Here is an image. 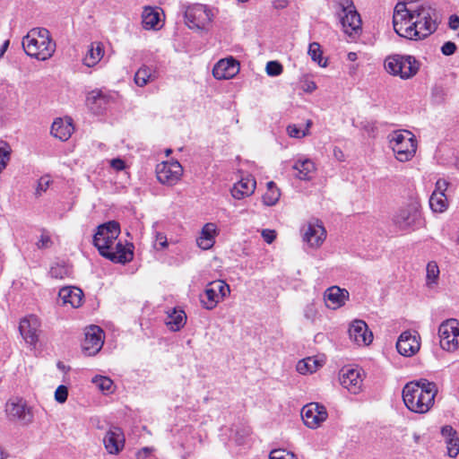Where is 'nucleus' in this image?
Returning <instances> with one entry per match:
<instances>
[{
	"instance_id": "ea45409f",
	"label": "nucleus",
	"mask_w": 459,
	"mask_h": 459,
	"mask_svg": "<svg viewBox=\"0 0 459 459\" xmlns=\"http://www.w3.org/2000/svg\"><path fill=\"white\" fill-rule=\"evenodd\" d=\"M92 383L105 394H111L115 389L113 381L107 377L96 376L92 378Z\"/></svg>"
},
{
	"instance_id": "2eb2a0df",
	"label": "nucleus",
	"mask_w": 459,
	"mask_h": 459,
	"mask_svg": "<svg viewBox=\"0 0 459 459\" xmlns=\"http://www.w3.org/2000/svg\"><path fill=\"white\" fill-rule=\"evenodd\" d=\"M156 175L161 184L174 186L183 176V167L178 160L164 161L157 165Z\"/></svg>"
},
{
	"instance_id": "338daca9",
	"label": "nucleus",
	"mask_w": 459,
	"mask_h": 459,
	"mask_svg": "<svg viewBox=\"0 0 459 459\" xmlns=\"http://www.w3.org/2000/svg\"><path fill=\"white\" fill-rule=\"evenodd\" d=\"M456 243L459 245V230H458V233H457V237H456Z\"/></svg>"
},
{
	"instance_id": "e2e57ef3",
	"label": "nucleus",
	"mask_w": 459,
	"mask_h": 459,
	"mask_svg": "<svg viewBox=\"0 0 459 459\" xmlns=\"http://www.w3.org/2000/svg\"><path fill=\"white\" fill-rule=\"evenodd\" d=\"M56 268L52 267L50 273H51L52 276L57 278L58 274L56 273Z\"/></svg>"
},
{
	"instance_id": "c03bdc74",
	"label": "nucleus",
	"mask_w": 459,
	"mask_h": 459,
	"mask_svg": "<svg viewBox=\"0 0 459 459\" xmlns=\"http://www.w3.org/2000/svg\"><path fill=\"white\" fill-rule=\"evenodd\" d=\"M52 245L53 241L50 234L47 231H42L36 243L37 247L39 249H46L51 247Z\"/></svg>"
},
{
	"instance_id": "8fccbe9b",
	"label": "nucleus",
	"mask_w": 459,
	"mask_h": 459,
	"mask_svg": "<svg viewBox=\"0 0 459 459\" xmlns=\"http://www.w3.org/2000/svg\"><path fill=\"white\" fill-rule=\"evenodd\" d=\"M316 84L314 81L309 80L307 76H304L301 80V89L304 92L312 93L316 90Z\"/></svg>"
},
{
	"instance_id": "69168bd1",
	"label": "nucleus",
	"mask_w": 459,
	"mask_h": 459,
	"mask_svg": "<svg viewBox=\"0 0 459 459\" xmlns=\"http://www.w3.org/2000/svg\"><path fill=\"white\" fill-rule=\"evenodd\" d=\"M171 152H172V151H171L170 149H167V150L165 151V153H166V155H167V156H169V155L171 153Z\"/></svg>"
},
{
	"instance_id": "f704fd0d",
	"label": "nucleus",
	"mask_w": 459,
	"mask_h": 459,
	"mask_svg": "<svg viewBox=\"0 0 459 459\" xmlns=\"http://www.w3.org/2000/svg\"><path fill=\"white\" fill-rule=\"evenodd\" d=\"M440 270L436 261H429L426 265L425 288L428 291L437 290L439 284Z\"/></svg>"
},
{
	"instance_id": "7c9ffc66",
	"label": "nucleus",
	"mask_w": 459,
	"mask_h": 459,
	"mask_svg": "<svg viewBox=\"0 0 459 459\" xmlns=\"http://www.w3.org/2000/svg\"><path fill=\"white\" fill-rule=\"evenodd\" d=\"M108 103V97L100 90H92L86 95L85 104L93 113L101 112Z\"/></svg>"
},
{
	"instance_id": "aec40b11",
	"label": "nucleus",
	"mask_w": 459,
	"mask_h": 459,
	"mask_svg": "<svg viewBox=\"0 0 459 459\" xmlns=\"http://www.w3.org/2000/svg\"><path fill=\"white\" fill-rule=\"evenodd\" d=\"M19 331L26 343L35 347L39 342L40 322L38 317H22Z\"/></svg>"
},
{
	"instance_id": "c85d7f7f",
	"label": "nucleus",
	"mask_w": 459,
	"mask_h": 459,
	"mask_svg": "<svg viewBox=\"0 0 459 459\" xmlns=\"http://www.w3.org/2000/svg\"><path fill=\"white\" fill-rule=\"evenodd\" d=\"M218 234L219 230L215 223H205L201 229L199 236L196 238L197 247L203 250L211 249L215 244V239Z\"/></svg>"
},
{
	"instance_id": "6e6552de",
	"label": "nucleus",
	"mask_w": 459,
	"mask_h": 459,
	"mask_svg": "<svg viewBox=\"0 0 459 459\" xmlns=\"http://www.w3.org/2000/svg\"><path fill=\"white\" fill-rule=\"evenodd\" d=\"M184 17L189 29L204 30L212 24L214 13L208 5L195 3L186 7Z\"/></svg>"
},
{
	"instance_id": "7ed1b4c3",
	"label": "nucleus",
	"mask_w": 459,
	"mask_h": 459,
	"mask_svg": "<svg viewBox=\"0 0 459 459\" xmlns=\"http://www.w3.org/2000/svg\"><path fill=\"white\" fill-rule=\"evenodd\" d=\"M437 391V385L427 379L411 381L403 388V401L409 411L424 414L434 406Z\"/></svg>"
},
{
	"instance_id": "ddd939ff",
	"label": "nucleus",
	"mask_w": 459,
	"mask_h": 459,
	"mask_svg": "<svg viewBox=\"0 0 459 459\" xmlns=\"http://www.w3.org/2000/svg\"><path fill=\"white\" fill-rule=\"evenodd\" d=\"M229 293L230 286L224 281H213L207 284L201 295V302L205 308L212 309Z\"/></svg>"
},
{
	"instance_id": "603ef678",
	"label": "nucleus",
	"mask_w": 459,
	"mask_h": 459,
	"mask_svg": "<svg viewBox=\"0 0 459 459\" xmlns=\"http://www.w3.org/2000/svg\"><path fill=\"white\" fill-rule=\"evenodd\" d=\"M456 50V46L452 41H447L444 43V45L441 47V52L445 56H451L453 55Z\"/></svg>"
},
{
	"instance_id": "0e129e2a",
	"label": "nucleus",
	"mask_w": 459,
	"mask_h": 459,
	"mask_svg": "<svg viewBox=\"0 0 459 459\" xmlns=\"http://www.w3.org/2000/svg\"><path fill=\"white\" fill-rule=\"evenodd\" d=\"M173 313H174V314H178V313H184V314H185V312H184L183 310H179V311H178V310H177V308H174Z\"/></svg>"
},
{
	"instance_id": "49530a36",
	"label": "nucleus",
	"mask_w": 459,
	"mask_h": 459,
	"mask_svg": "<svg viewBox=\"0 0 459 459\" xmlns=\"http://www.w3.org/2000/svg\"><path fill=\"white\" fill-rule=\"evenodd\" d=\"M269 459H297V457L291 452L283 449H275L271 452Z\"/></svg>"
},
{
	"instance_id": "0eeeda50",
	"label": "nucleus",
	"mask_w": 459,
	"mask_h": 459,
	"mask_svg": "<svg viewBox=\"0 0 459 459\" xmlns=\"http://www.w3.org/2000/svg\"><path fill=\"white\" fill-rule=\"evenodd\" d=\"M385 69L393 76L403 80L414 77L420 67V62L410 55H391L385 59Z\"/></svg>"
},
{
	"instance_id": "393cba45",
	"label": "nucleus",
	"mask_w": 459,
	"mask_h": 459,
	"mask_svg": "<svg viewBox=\"0 0 459 459\" xmlns=\"http://www.w3.org/2000/svg\"><path fill=\"white\" fill-rule=\"evenodd\" d=\"M142 25L145 30H158L163 26V11L158 6H144L142 12Z\"/></svg>"
},
{
	"instance_id": "6e6d98bb",
	"label": "nucleus",
	"mask_w": 459,
	"mask_h": 459,
	"mask_svg": "<svg viewBox=\"0 0 459 459\" xmlns=\"http://www.w3.org/2000/svg\"><path fill=\"white\" fill-rule=\"evenodd\" d=\"M152 450L153 449L151 447H143L140 451H138L137 457L138 458H145L152 452Z\"/></svg>"
},
{
	"instance_id": "3c124183",
	"label": "nucleus",
	"mask_w": 459,
	"mask_h": 459,
	"mask_svg": "<svg viewBox=\"0 0 459 459\" xmlns=\"http://www.w3.org/2000/svg\"><path fill=\"white\" fill-rule=\"evenodd\" d=\"M261 235H262V238H264V240L267 244H272L277 237L276 231L274 230H270V229L263 230L261 232Z\"/></svg>"
},
{
	"instance_id": "bf43d9fd",
	"label": "nucleus",
	"mask_w": 459,
	"mask_h": 459,
	"mask_svg": "<svg viewBox=\"0 0 459 459\" xmlns=\"http://www.w3.org/2000/svg\"><path fill=\"white\" fill-rule=\"evenodd\" d=\"M56 367H57L58 369H60L63 372H67L70 369V368L65 366L62 361H58L56 363Z\"/></svg>"
},
{
	"instance_id": "39448f33",
	"label": "nucleus",
	"mask_w": 459,
	"mask_h": 459,
	"mask_svg": "<svg viewBox=\"0 0 459 459\" xmlns=\"http://www.w3.org/2000/svg\"><path fill=\"white\" fill-rule=\"evenodd\" d=\"M388 147L399 162L411 160L417 152L418 143L414 134L409 130L398 129L387 135Z\"/></svg>"
},
{
	"instance_id": "a19ab883",
	"label": "nucleus",
	"mask_w": 459,
	"mask_h": 459,
	"mask_svg": "<svg viewBox=\"0 0 459 459\" xmlns=\"http://www.w3.org/2000/svg\"><path fill=\"white\" fill-rule=\"evenodd\" d=\"M187 317H164V325L172 332L179 331L186 324Z\"/></svg>"
},
{
	"instance_id": "a878e982",
	"label": "nucleus",
	"mask_w": 459,
	"mask_h": 459,
	"mask_svg": "<svg viewBox=\"0 0 459 459\" xmlns=\"http://www.w3.org/2000/svg\"><path fill=\"white\" fill-rule=\"evenodd\" d=\"M292 169L297 178L308 181L314 178L316 172V165L313 160L300 155L295 159Z\"/></svg>"
},
{
	"instance_id": "58836bf2",
	"label": "nucleus",
	"mask_w": 459,
	"mask_h": 459,
	"mask_svg": "<svg viewBox=\"0 0 459 459\" xmlns=\"http://www.w3.org/2000/svg\"><path fill=\"white\" fill-rule=\"evenodd\" d=\"M311 59L316 62L319 66L325 67L327 61L323 57V51L321 46L317 42L310 43L307 51Z\"/></svg>"
},
{
	"instance_id": "dca6fc26",
	"label": "nucleus",
	"mask_w": 459,
	"mask_h": 459,
	"mask_svg": "<svg viewBox=\"0 0 459 459\" xmlns=\"http://www.w3.org/2000/svg\"><path fill=\"white\" fill-rule=\"evenodd\" d=\"M103 343L104 335L100 327L92 325L85 328L82 351L86 355H96L102 348Z\"/></svg>"
},
{
	"instance_id": "f8f14e48",
	"label": "nucleus",
	"mask_w": 459,
	"mask_h": 459,
	"mask_svg": "<svg viewBox=\"0 0 459 459\" xmlns=\"http://www.w3.org/2000/svg\"><path fill=\"white\" fill-rule=\"evenodd\" d=\"M364 378L365 372L359 368L344 367L339 374L342 386L352 394H358L362 392Z\"/></svg>"
},
{
	"instance_id": "4d7b16f0",
	"label": "nucleus",
	"mask_w": 459,
	"mask_h": 459,
	"mask_svg": "<svg viewBox=\"0 0 459 459\" xmlns=\"http://www.w3.org/2000/svg\"><path fill=\"white\" fill-rule=\"evenodd\" d=\"M333 156H334L338 160H343V157H344L343 152H342V151L340 148H338V147H335V148L333 149Z\"/></svg>"
},
{
	"instance_id": "052dcab7",
	"label": "nucleus",
	"mask_w": 459,
	"mask_h": 459,
	"mask_svg": "<svg viewBox=\"0 0 459 459\" xmlns=\"http://www.w3.org/2000/svg\"><path fill=\"white\" fill-rule=\"evenodd\" d=\"M287 5V0H279L274 3L276 8H284Z\"/></svg>"
},
{
	"instance_id": "9d476101",
	"label": "nucleus",
	"mask_w": 459,
	"mask_h": 459,
	"mask_svg": "<svg viewBox=\"0 0 459 459\" xmlns=\"http://www.w3.org/2000/svg\"><path fill=\"white\" fill-rule=\"evenodd\" d=\"M339 13L343 32L351 37L361 31V19L352 0H341Z\"/></svg>"
},
{
	"instance_id": "13d9d810",
	"label": "nucleus",
	"mask_w": 459,
	"mask_h": 459,
	"mask_svg": "<svg viewBox=\"0 0 459 459\" xmlns=\"http://www.w3.org/2000/svg\"><path fill=\"white\" fill-rule=\"evenodd\" d=\"M9 44H10V41L9 40H5L1 48H0V57H2L4 56V54L5 53V51L7 50L8 47H9Z\"/></svg>"
},
{
	"instance_id": "4c0bfd02",
	"label": "nucleus",
	"mask_w": 459,
	"mask_h": 459,
	"mask_svg": "<svg viewBox=\"0 0 459 459\" xmlns=\"http://www.w3.org/2000/svg\"><path fill=\"white\" fill-rule=\"evenodd\" d=\"M154 79L153 71L147 66H142L138 69L134 75V82L139 87L145 86L148 82Z\"/></svg>"
},
{
	"instance_id": "cd10ccee",
	"label": "nucleus",
	"mask_w": 459,
	"mask_h": 459,
	"mask_svg": "<svg viewBox=\"0 0 459 459\" xmlns=\"http://www.w3.org/2000/svg\"><path fill=\"white\" fill-rule=\"evenodd\" d=\"M74 126L69 117L56 118L51 126V134L60 141H67L73 134Z\"/></svg>"
},
{
	"instance_id": "1a4fd4ad",
	"label": "nucleus",
	"mask_w": 459,
	"mask_h": 459,
	"mask_svg": "<svg viewBox=\"0 0 459 459\" xmlns=\"http://www.w3.org/2000/svg\"><path fill=\"white\" fill-rule=\"evenodd\" d=\"M304 245L311 250H318L325 243L327 231L318 219H310L300 229Z\"/></svg>"
},
{
	"instance_id": "f257e3e1",
	"label": "nucleus",
	"mask_w": 459,
	"mask_h": 459,
	"mask_svg": "<svg viewBox=\"0 0 459 459\" xmlns=\"http://www.w3.org/2000/svg\"><path fill=\"white\" fill-rule=\"evenodd\" d=\"M393 28L402 38L422 40L437 30V13L428 4L413 6L400 1L394 8Z\"/></svg>"
},
{
	"instance_id": "bb28decb",
	"label": "nucleus",
	"mask_w": 459,
	"mask_h": 459,
	"mask_svg": "<svg viewBox=\"0 0 459 459\" xmlns=\"http://www.w3.org/2000/svg\"><path fill=\"white\" fill-rule=\"evenodd\" d=\"M448 183L445 179H438L435 190L429 198V206L434 212H444L448 207V201L445 195Z\"/></svg>"
},
{
	"instance_id": "20e7f679",
	"label": "nucleus",
	"mask_w": 459,
	"mask_h": 459,
	"mask_svg": "<svg viewBox=\"0 0 459 459\" xmlns=\"http://www.w3.org/2000/svg\"><path fill=\"white\" fill-rule=\"evenodd\" d=\"M22 45L27 56L39 61L51 58L56 48L50 31L43 27L30 29L22 38Z\"/></svg>"
},
{
	"instance_id": "423d86ee",
	"label": "nucleus",
	"mask_w": 459,
	"mask_h": 459,
	"mask_svg": "<svg viewBox=\"0 0 459 459\" xmlns=\"http://www.w3.org/2000/svg\"><path fill=\"white\" fill-rule=\"evenodd\" d=\"M393 222L403 231L412 232L418 230L422 222L420 202L411 199L399 207L393 216Z\"/></svg>"
},
{
	"instance_id": "e433bc0d",
	"label": "nucleus",
	"mask_w": 459,
	"mask_h": 459,
	"mask_svg": "<svg viewBox=\"0 0 459 459\" xmlns=\"http://www.w3.org/2000/svg\"><path fill=\"white\" fill-rule=\"evenodd\" d=\"M313 126L311 119H307L304 126H299L297 124H290L286 127L287 134L290 138L302 139L310 134V128Z\"/></svg>"
},
{
	"instance_id": "37998d69",
	"label": "nucleus",
	"mask_w": 459,
	"mask_h": 459,
	"mask_svg": "<svg viewBox=\"0 0 459 459\" xmlns=\"http://www.w3.org/2000/svg\"><path fill=\"white\" fill-rule=\"evenodd\" d=\"M51 184H52V180H51L50 176L44 175V176L40 177L37 182L36 195H41L43 193H45L48 189V187L50 186Z\"/></svg>"
},
{
	"instance_id": "c9c22d12",
	"label": "nucleus",
	"mask_w": 459,
	"mask_h": 459,
	"mask_svg": "<svg viewBox=\"0 0 459 459\" xmlns=\"http://www.w3.org/2000/svg\"><path fill=\"white\" fill-rule=\"evenodd\" d=\"M281 195V190L276 184L273 181H269L266 183L265 192L262 195V202L266 206H273L279 202Z\"/></svg>"
},
{
	"instance_id": "4be33fe9",
	"label": "nucleus",
	"mask_w": 459,
	"mask_h": 459,
	"mask_svg": "<svg viewBox=\"0 0 459 459\" xmlns=\"http://www.w3.org/2000/svg\"><path fill=\"white\" fill-rule=\"evenodd\" d=\"M420 338L417 333H412L405 331L401 333L396 342L397 351L404 357H411L416 354L420 348Z\"/></svg>"
},
{
	"instance_id": "774afa93",
	"label": "nucleus",
	"mask_w": 459,
	"mask_h": 459,
	"mask_svg": "<svg viewBox=\"0 0 459 459\" xmlns=\"http://www.w3.org/2000/svg\"><path fill=\"white\" fill-rule=\"evenodd\" d=\"M239 3H247L248 0H238Z\"/></svg>"
},
{
	"instance_id": "79ce46f5",
	"label": "nucleus",
	"mask_w": 459,
	"mask_h": 459,
	"mask_svg": "<svg viewBox=\"0 0 459 459\" xmlns=\"http://www.w3.org/2000/svg\"><path fill=\"white\" fill-rule=\"evenodd\" d=\"M11 147L7 143L0 145V174L6 169L11 159Z\"/></svg>"
},
{
	"instance_id": "09e8293b",
	"label": "nucleus",
	"mask_w": 459,
	"mask_h": 459,
	"mask_svg": "<svg viewBox=\"0 0 459 459\" xmlns=\"http://www.w3.org/2000/svg\"><path fill=\"white\" fill-rule=\"evenodd\" d=\"M54 396H55V400L58 403H65L67 400V397H68V388L64 385H58L55 391Z\"/></svg>"
},
{
	"instance_id": "5701e85b",
	"label": "nucleus",
	"mask_w": 459,
	"mask_h": 459,
	"mask_svg": "<svg viewBox=\"0 0 459 459\" xmlns=\"http://www.w3.org/2000/svg\"><path fill=\"white\" fill-rule=\"evenodd\" d=\"M5 412L10 419L19 420L25 424L32 422V412L22 399H13L6 403Z\"/></svg>"
},
{
	"instance_id": "a18cd8bd",
	"label": "nucleus",
	"mask_w": 459,
	"mask_h": 459,
	"mask_svg": "<svg viewBox=\"0 0 459 459\" xmlns=\"http://www.w3.org/2000/svg\"><path fill=\"white\" fill-rule=\"evenodd\" d=\"M282 70V65L277 61H269L265 66V72L269 76H278Z\"/></svg>"
},
{
	"instance_id": "412c9836",
	"label": "nucleus",
	"mask_w": 459,
	"mask_h": 459,
	"mask_svg": "<svg viewBox=\"0 0 459 459\" xmlns=\"http://www.w3.org/2000/svg\"><path fill=\"white\" fill-rule=\"evenodd\" d=\"M349 336L351 342L359 346H368L373 341V333L366 322L360 319L352 321L349 327Z\"/></svg>"
},
{
	"instance_id": "473e14b6",
	"label": "nucleus",
	"mask_w": 459,
	"mask_h": 459,
	"mask_svg": "<svg viewBox=\"0 0 459 459\" xmlns=\"http://www.w3.org/2000/svg\"><path fill=\"white\" fill-rule=\"evenodd\" d=\"M104 47L100 42H92L82 58V63L88 67H93L100 62L104 56Z\"/></svg>"
},
{
	"instance_id": "680f3d73",
	"label": "nucleus",
	"mask_w": 459,
	"mask_h": 459,
	"mask_svg": "<svg viewBox=\"0 0 459 459\" xmlns=\"http://www.w3.org/2000/svg\"><path fill=\"white\" fill-rule=\"evenodd\" d=\"M348 59L350 61H355L357 59V54L354 52H351L348 54Z\"/></svg>"
},
{
	"instance_id": "a211bd4d",
	"label": "nucleus",
	"mask_w": 459,
	"mask_h": 459,
	"mask_svg": "<svg viewBox=\"0 0 459 459\" xmlns=\"http://www.w3.org/2000/svg\"><path fill=\"white\" fill-rule=\"evenodd\" d=\"M256 189V180L250 175H241L230 189L233 199L240 201L253 195Z\"/></svg>"
},
{
	"instance_id": "6ab92c4d",
	"label": "nucleus",
	"mask_w": 459,
	"mask_h": 459,
	"mask_svg": "<svg viewBox=\"0 0 459 459\" xmlns=\"http://www.w3.org/2000/svg\"><path fill=\"white\" fill-rule=\"evenodd\" d=\"M240 70L239 62L229 56L219 60L212 68V75L216 80H230L234 78Z\"/></svg>"
},
{
	"instance_id": "c756f323",
	"label": "nucleus",
	"mask_w": 459,
	"mask_h": 459,
	"mask_svg": "<svg viewBox=\"0 0 459 459\" xmlns=\"http://www.w3.org/2000/svg\"><path fill=\"white\" fill-rule=\"evenodd\" d=\"M58 297L63 305L70 307H79L82 304L83 292L74 286H66L60 289Z\"/></svg>"
},
{
	"instance_id": "4468645a",
	"label": "nucleus",
	"mask_w": 459,
	"mask_h": 459,
	"mask_svg": "<svg viewBox=\"0 0 459 459\" xmlns=\"http://www.w3.org/2000/svg\"><path fill=\"white\" fill-rule=\"evenodd\" d=\"M301 418L305 426L311 429H316L327 420L328 412L323 404L310 403L303 406Z\"/></svg>"
},
{
	"instance_id": "864d4df0",
	"label": "nucleus",
	"mask_w": 459,
	"mask_h": 459,
	"mask_svg": "<svg viewBox=\"0 0 459 459\" xmlns=\"http://www.w3.org/2000/svg\"><path fill=\"white\" fill-rule=\"evenodd\" d=\"M156 245L160 249H164V248L168 247L169 243H168L166 235H164L163 233H160V232L157 233L156 234Z\"/></svg>"
},
{
	"instance_id": "2f4dec72",
	"label": "nucleus",
	"mask_w": 459,
	"mask_h": 459,
	"mask_svg": "<svg viewBox=\"0 0 459 459\" xmlns=\"http://www.w3.org/2000/svg\"><path fill=\"white\" fill-rule=\"evenodd\" d=\"M441 435L445 439L447 455L450 457H456L459 454V437L457 431L449 425H446L441 429Z\"/></svg>"
},
{
	"instance_id": "b1692460",
	"label": "nucleus",
	"mask_w": 459,
	"mask_h": 459,
	"mask_svg": "<svg viewBox=\"0 0 459 459\" xmlns=\"http://www.w3.org/2000/svg\"><path fill=\"white\" fill-rule=\"evenodd\" d=\"M125 435L118 427H110L103 437V444L110 455H117L125 446Z\"/></svg>"
},
{
	"instance_id": "9b49d317",
	"label": "nucleus",
	"mask_w": 459,
	"mask_h": 459,
	"mask_svg": "<svg viewBox=\"0 0 459 459\" xmlns=\"http://www.w3.org/2000/svg\"><path fill=\"white\" fill-rule=\"evenodd\" d=\"M439 342L444 351H455L459 349V320L450 317L438 328Z\"/></svg>"
},
{
	"instance_id": "de8ad7c7",
	"label": "nucleus",
	"mask_w": 459,
	"mask_h": 459,
	"mask_svg": "<svg viewBox=\"0 0 459 459\" xmlns=\"http://www.w3.org/2000/svg\"><path fill=\"white\" fill-rule=\"evenodd\" d=\"M109 167L115 172L124 171L127 169V164L125 160L121 158H114L108 160Z\"/></svg>"
},
{
	"instance_id": "f3484780",
	"label": "nucleus",
	"mask_w": 459,
	"mask_h": 459,
	"mask_svg": "<svg viewBox=\"0 0 459 459\" xmlns=\"http://www.w3.org/2000/svg\"><path fill=\"white\" fill-rule=\"evenodd\" d=\"M349 300V290L338 285L330 286L323 292L324 304L331 310H337L344 307Z\"/></svg>"
},
{
	"instance_id": "72a5a7b5",
	"label": "nucleus",
	"mask_w": 459,
	"mask_h": 459,
	"mask_svg": "<svg viewBox=\"0 0 459 459\" xmlns=\"http://www.w3.org/2000/svg\"><path fill=\"white\" fill-rule=\"evenodd\" d=\"M324 365L325 359L323 358L317 356L307 357L298 361L296 369L301 375H308L316 372Z\"/></svg>"
},
{
	"instance_id": "f03ea898",
	"label": "nucleus",
	"mask_w": 459,
	"mask_h": 459,
	"mask_svg": "<svg viewBox=\"0 0 459 459\" xmlns=\"http://www.w3.org/2000/svg\"><path fill=\"white\" fill-rule=\"evenodd\" d=\"M119 234V224L114 221H108L97 228L93 243L103 257L124 264L133 260L134 247L131 244L118 239Z\"/></svg>"
},
{
	"instance_id": "5fc2aeb1",
	"label": "nucleus",
	"mask_w": 459,
	"mask_h": 459,
	"mask_svg": "<svg viewBox=\"0 0 459 459\" xmlns=\"http://www.w3.org/2000/svg\"><path fill=\"white\" fill-rule=\"evenodd\" d=\"M448 25L451 30H457L459 28V16L453 14L449 17Z\"/></svg>"
}]
</instances>
